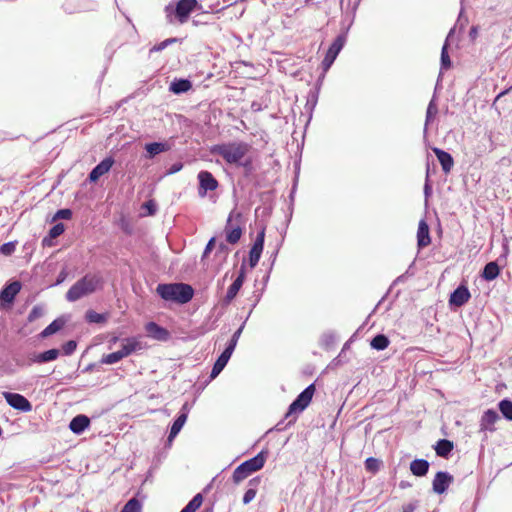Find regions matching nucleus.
<instances>
[{"label":"nucleus","mask_w":512,"mask_h":512,"mask_svg":"<svg viewBox=\"0 0 512 512\" xmlns=\"http://www.w3.org/2000/svg\"><path fill=\"white\" fill-rule=\"evenodd\" d=\"M117 340H118V338H117V337H114V338L111 340V342L115 343Z\"/></svg>","instance_id":"obj_62"},{"label":"nucleus","mask_w":512,"mask_h":512,"mask_svg":"<svg viewBox=\"0 0 512 512\" xmlns=\"http://www.w3.org/2000/svg\"><path fill=\"white\" fill-rule=\"evenodd\" d=\"M265 229L263 228L258 234L249 252V264L251 268H254L261 257V253L264 247Z\"/></svg>","instance_id":"obj_12"},{"label":"nucleus","mask_w":512,"mask_h":512,"mask_svg":"<svg viewBox=\"0 0 512 512\" xmlns=\"http://www.w3.org/2000/svg\"><path fill=\"white\" fill-rule=\"evenodd\" d=\"M143 349L142 343L136 337L125 338L122 347L119 350L123 354V358L131 355L133 352Z\"/></svg>","instance_id":"obj_20"},{"label":"nucleus","mask_w":512,"mask_h":512,"mask_svg":"<svg viewBox=\"0 0 512 512\" xmlns=\"http://www.w3.org/2000/svg\"><path fill=\"white\" fill-rule=\"evenodd\" d=\"M471 297L468 288L465 285H459L450 295L449 304L455 307H461L466 304Z\"/></svg>","instance_id":"obj_15"},{"label":"nucleus","mask_w":512,"mask_h":512,"mask_svg":"<svg viewBox=\"0 0 512 512\" xmlns=\"http://www.w3.org/2000/svg\"><path fill=\"white\" fill-rule=\"evenodd\" d=\"M189 412H190V405L186 402L181 407L179 414H184L185 418L187 419Z\"/></svg>","instance_id":"obj_53"},{"label":"nucleus","mask_w":512,"mask_h":512,"mask_svg":"<svg viewBox=\"0 0 512 512\" xmlns=\"http://www.w3.org/2000/svg\"><path fill=\"white\" fill-rule=\"evenodd\" d=\"M21 290V283L19 281H14L8 285H6L0 291V307L5 308L9 307L16 297V295Z\"/></svg>","instance_id":"obj_10"},{"label":"nucleus","mask_w":512,"mask_h":512,"mask_svg":"<svg viewBox=\"0 0 512 512\" xmlns=\"http://www.w3.org/2000/svg\"><path fill=\"white\" fill-rule=\"evenodd\" d=\"M202 502L203 497L200 493H198L188 502V504L180 512H196V510L201 506Z\"/></svg>","instance_id":"obj_37"},{"label":"nucleus","mask_w":512,"mask_h":512,"mask_svg":"<svg viewBox=\"0 0 512 512\" xmlns=\"http://www.w3.org/2000/svg\"><path fill=\"white\" fill-rule=\"evenodd\" d=\"M249 149V144L238 141L215 145L212 148V153L221 156L229 164H237L249 168L251 166V160L242 162Z\"/></svg>","instance_id":"obj_1"},{"label":"nucleus","mask_w":512,"mask_h":512,"mask_svg":"<svg viewBox=\"0 0 512 512\" xmlns=\"http://www.w3.org/2000/svg\"><path fill=\"white\" fill-rule=\"evenodd\" d=\"M231 353L224 351L220 354V356L217 358L216 362L213 365L210 377L213 379L216 376L220 374V372L224 369V367L227 365L229 359L231 358Z\"/></svg>","instance_id":"obj_23"},{"label":"nucleus","mask_w":512,"mask_h":512,"mask_svg":"<svg viewBox=\"0 0 512 512\" xmlns=\"http://www.w3.org/2000/svg\"><path fill=\"white\" fill-rule=\"evenodd\" d=\"M72 217V211L70 209H60L53 216V221L57 219H70Z\"/></svg>","instance_id":"obj_45"},{"label":"nucleus","mask_w":512,"mask_h":512,"mask_svg":"<svg viewBox=\"0 0 512 512\" xmlns=\"http://www.w3.org/2000/svg\"><path fill=\"white\" fill-rule=\"evenodd\" d=\"M243 328H244V324H242L235 332L234 334L232 335L231 339L233 341H235L236 343L238 342L240 336H241V333L243 331Z\"/></svg>","instance_id":"obj_50"},{"label":"nucleus","mask_w":512,"mask_h":512,"mask_svg":"<svg viewBox=\"0 0 512 512\" xmlns=\"http://www.w3.org/2000/svg\"><path fill=\"white\" fill-rule=\"evenodd\" d=\"M183 165L181 163H174L170 168L168 173L174 174L182 169Z\"/></svg>","instance_id":"obj_51"},{"label":"nucleus","mask_w":512,"mask_h":512,"mask_svg":"<svg viewBox=\"0 0 512 512\" xmlns=\"http://www.w3.org/2000/svg\"><path fill=\"white\" fill-rule=\"evenodd\" d=\"M192 88V83L188 79H174L169 87V90L174 94H182Z\"/></svg>","instance_id":"obj_25"},{"label":"nucleus","mask_w":512,"mask_h":512,"mask_svg":"<svg viewBox=\"0 0 512 512\" xmlns=\"http://www.w3.org/2000/svg\"><path fill=\"white\" fill-rule=\"evenodd\" d=\"M85 318L89 323L101 324V323H105L107 321L108 315L97 313L93 310H88L86 312Z\"/></svg>","instance_id":"obj_36"},{"label":"nucleus","mask_w":512,"mask_h":512,"mask_svg":"<svg viewBox=\"0 0 512 512\" xmlns=\"http://www.w3.org/2000/svg\"><path fill=\"white\" fill-rule=\"evenodd\" d=\"M16 250V242H7L0 246V253L6 256L13 254Z\"/></svg>","instance_id":"obj_44"},{"label":"nucleus","mask_w":512,"mask_h":512,"mask_svg":"<svg viewBox=\"0 0 512 512\" xmlns=\"http://www.w3.org/2000/svg\"><path fill=\"white\" fill-rule=\"evenodd\" d=\"M235 217L240 218L241 214L236 212L235 210H232L228 216L227 223L225 226L226 240L230 244H236L240 240L242 235V229L240 228V226L233 227L231 225V222Z\"/></svg>","instance_id":"obj_11"},{"label":"nucleus","mask_w":512,"mask_h":512,"mask_svg":"<svg viewBox=\"0 0 512 512\" xmlns=\"http://www.w3.org/2000/svg\"><path fill=\"white\" fill-rule=\"evenodd\" d=\"M509 91H510V89H506V90L502 91L500 94H498L497 99H499L501 96L507 94Z\"/></svg>","instance_id":"obj_58"},{"label":"nucleus","mask_w":512,"mask_h":512,"mask_svg":"<svg viewBox=\"0 0 512 512\" xmlns=\"http://www.w3.org/2000/svg\"><path fill=\"white\" fill-rule=\"evenodd\" d=\"M147 157L152 159L156 155L169 150V145L162 142H152L145 145Z\"/></svg>","instance_id":"obj_26"},{"label":"nucleus","mask_w":512,"mask_h":512,"mask_svg":"<svg viewBox=\"0 0 512 512\" xmlns=\"http://www.w3.org/2000/svg\"><path fill=\"white\" fill-rule=\"evenodd\" d=\"M65 325V321L61 318H57L55 319L53 322H51L41 333H40V337L42 338H46V337H49L53 334H55L56 332H58L59 330H61L63 328V326Z\"/></svg>","instance_id":"obj_32"},{"label":"nucleus","mask_w":512,"mask_h":512,"mask_svg":"<svg viewBox=\"0 0 512 512\" xmlns=\"http://www.w3.org/2000/svg\"><path fill=\"white\" fill-rule=\"evenodd\" d=\"M200 8L197 0H179L173 11L179 23L183 24L187 22L192 11Z\"/></svg>","instance_id":"obj_6"},{"label":"nucleus","mask_w":512,"mask_h":512,"mask_svg":"<svg viewBox=\"0 0 512 512\" xmlns=\"http://www.w3.org/2000/svg\"><path fill=\"white\" fill-rule=\"evenodd\" d=\"M44 315V308L42 306H34L28 315V321L33 322Z\"/></svg>","instance_id":"obj_43"},{"label":"nucleus","mask_w":512,"mask_h":512,"mask_svg":"<svg viewBox=\"0 0 512 512\" xmlns=\"http://www.w3.org/2000/svg\"><path fill=\"white\" fill-rule=\"evenodd\" d=\"M199 180V195L205 196L207 191H213L217 189L218 182L214 176L208 171H200L198 174Z\"/></svg>","instance_id":"obj_13"},{"label":"nucleus","mask_w":512,"mask_h":512,"mask_svg":"<svg viewBox=\"0 0 512 512\" xmlns=\"http://www.w3.org/2000/svg\"><path fill=\"white\" fill-rule=\"evenodd\" d=\"M432 150L435 153L439 163L441 164L443 171L445 173H449L454 165L452 156L440 148L435 147Z\"/></svg>","instance_id":"obj_21"},{"label":"nucleus","mask_w":512,"mask_h":512,"mask_svg":"<svg viewBox=\"0 0 512 512\" xmlns=\"http://www.w3.org/2000/svg\"><path fill=\"white\" fill-rule=\"evenodd\" d=\"M236 345H237V343L235 341H233L232 339H230V341H229L228 345L226 346L225 350L230 352L231 354H233Z\"/></svg>","instance_id":"obj_54"},{"label":"nucleus","mask_w":512,"mask_h":512,"mask_svg":"<svg viewBox=\"0 0 512 512\" xmlns=\"http://www.w3.org/2000/svg\"><path fill=\"white\" fill-rule=\"evenodd\" d=\"M214 245H215V238H214V237H212V238L208 241V243H207V245H206V247H205V249H204V252H203L202 258H205V257H206V256H207V255L212 251V249L214 248Z\"/></svg>","instance_id":"obj_48"},{"label":"nucleus","mask_w":512,"mask_h":512,"mask_svg":"<svg viewBox=\"0 0 512 512\" xmlns=\"http://www.w3.org/2000/svg\"><path fill=\"white\" fill-rule=\"evenodd\" d=\"M499 414L492 409H488L484 412L480 421V429L481 431H494V424L499 420Z\"/></svg>","instance_id":"obj_19"},{"label":"nucleus","mask_w":512,"mask_h":512,"mask_svg":"<svg viewBox=\"0 0 512 512\" xmlns=\"http://www.w3.org/2000/svg\"><path fill=\"white\" fill-rule=\"evenodd\" d=\"M370 345L378 351L384 350L389 345V339L384 334H378L371 340Z\"/></svg>","instance_id":"obj_35"},{"label":"nucleus","mask_w":512,"mask_h":512,"mask_svg":"<svg viewBox=\"0 0 512 512\" xmlns=\"http://www.w3.org/2000/svg\"><path fill=\"white\" fill-rule=\"evenodd\" d=\"M416 509V503H408L403 505L402 510L403 512H413Z\"/></svg>","instance_id":"obj_52"},{"label":"nucleus","mask_w":512,"mask_h":512,"mask_svg":"<svg viewBox=\"0 0 512 512\" xmlns=\"http://www.w3.org/2000/svg\"><path fill=\"white\" fill-rule=\"evenodd\" d=\"M76 347L77 343L74 340H69L62 346L63 353L65 355H71L76 350Z\"/></svg>","instance_id":"obj_46"},{"label":"nucleus","mask_w":512,"mask_h":512,"mask_svg":"<svg viewBox=\"0 0 512 512\" xmlns=\"http://www.w3.org/2000/svg\"><path fill=\"white\" fill-rule=\"evenodd\" d=\"M428 177H429V171L427 170L426 182L424 185V195H425L426 199L431 195V186L428 182Z\"/></svg>","instance_id":"obj_49"},{"label":"nucleus","mask_w":512,"mask_h":512,"mask_svg":"<svg viewBox=\"0 0 512 512\" xmlns=\"http://www.w3.org/2000/svg\"><path fill=\"white\" fill-rule=\"evenodd\" d=\"M437 114H438V106L436 104L435 96H433V98L429 102L427 110H426L424 135H426V133H427L428 125L434 121Z\"/></svg>","instance_id":"obj_27"},{"label":"nucleus","mask_w":512,"mask_h":512,"mask_svg":"<svg viewBox=\"0 0 512 512\" xmlns=\"http://www.w3.org/2000/svg\"><path fill=\"white\" fill-rule=\"evenodd\" d=\"M170 9H172V8H171V6H167V7H166V12H169V11H170Z\"/></svg>","instance_id":"obj_63"},{"label":"nucleus","mask_w":512,"mask_h":512,"mask_svg":"<svg viewBox=\"0 0 512 512\" xmlns=\"http://www.w3.org/2000/svg\"><path fill=\"white\" fill-rule=\"evenodd\" d=\"M500 269L496 262L492 261L485 265L482 277L487 281H492L499 275Z\"/></svg>","instance_id":"obj_33"},{"label":"nucleus","mask_w":512,"mask_h":512,"mask_svg":"<svg viewBox=\"0 0 512 512\" xmlns=\"http://www.w3.org/2000/svg\"><path fill=\"white\" fill-rule=\"evenodd\" d=\"M400 486H401L402 488H404L405 486H407V483H403V482H401Z\"/></svg>","instance_id":"obj_60"},{"label":"nucleus","mask_w":512,"mask_h":512,"mask_svg":"<svg viewBox=\"0 0 512 512\" xmlns=\"http://www.w3.org/2000/svg\"><path fill=\"white\" fill-rule=\"evenodd\" d=\"M103 279L99 274L88 273L79 279L66 293V299L75 302L84 296L94 293L102 287Z\"/></svg>","instance_id":"obj_2"},{"label":"nucleus","mask_w":512,"mask_h":512,"mask_svg":"<svg viewBox=\"0 0 512 512\" xmlns=\"http://www.w3.org/2000/svg\"><path fill=\"white\" fill-rule=\"evenodd\" d=\"M258 482H259V479L258 478H254V479L250 480L249 484L250 485H256Z\"/></svg>","instance_id":"obj_59"},{"label":"nucleus","mask_w":512,"mask_h":512,"mask_svg":"<svg viewBox=\"0 0 512 512\" xmlns=\"http://www.w3.org/2000/svg\"><path fill=\"white\" fill-rule=\"evenodd\" d=\"M453 442L447 439H440L435 445L436 454L440 457L447 458L453 450Z\"/></svg>","instance_id":"obj_29"},{"label":"nucleus","mask_w":512,"mask_h":512,"mask_svg":"<svg viewBox=\"0 0 512 512\" xmlns=\"http://www.w3.org/2000/svg\"><path fill=\"white\" fill-rule=\"evenodd\" d=\"M114 160L110 157L103 159L99 164H97L89 174V181L96 182L101 176L109 172Z\"/></svg>","instance_id":"obj_17"},{"label":"nucleus","mask_w":512,"mask_h":512,"mask_svg":"<svg viewBox=\"0 0 512 512\" xmlns=\"http://www.w3.org/2000/svg\"><path fill=\"white\" fill-rule=\"evenodd\" d=\"M65 276H66V273L65 272H61L60 275H59V278L57 280V284L61 283L64 280Z\"/></svg>","instance_id":"obj_56"},{"label":"nucleus","mask_w":512,"mask_h":512,"mask_svg":"<svg viewBox=\"0 0 512 512\" xmlns=\"http://www.w3.org/2000/svg\"><path fill=\"white\" fill-rule=\"evenodd\" d=\"M226 250H227L226 245H225V244H223V243H221V244L219 245V247H218V251H219V252H226Z\"/></svg>","instance_id":"obj_57"},{"label":"nucleus","mask_w":512,"mask_h":512,"mask_svg":"<svg viewBox=\"0 0 512 512\" xmlns=\"http://www.w3.org/2000/svg\"><path fill=\"white\" fill-rule=\"evenodd\" d=\"M345 42L346 36L344 34H340L335 38L322 61V66L324 70H328L331 67V65L337 58L338 54L344 47Z\"/></svg>","instance_id":"obj_7"},{"label":"nucleus","mask_w":512,"mask_h":512,"mask_svg":"<svg viewBox=\"0 0 512 512\" xmlns=\"http://www.w3.org/2000/svg\"><path fill=\"white\" fill-rule=\"evenodd\" d=\"M400 486H401L402 488H404L405 486H407V483H403V482H401Z\"/></svg>","instance_id":"obj_61"},{"label":"nucleus","mask_w":512,"mask_h":512,"mask_svg":"<svg viewBox=\"0 0 512 512\" xmlns=\"http://www.w3.org/2000/svg\"><path fill=\"white\" fill-rule=\"evenodd\" d=\"M499 410L502 415L512 421V401L508 399H503L499 402Z\"/></svg>","instance_id":"obj_38"},{"label":"nucleus","mask_w":512,"mask_h":512,"mask_svg":"<svg viewBox=\"0 0 512 512\" xmlns=\"http://www.w3.org/2000/svg\"><path fill=\"white\" fill-rule=\"evenodd\" d=\"M141 503L136 499H130L122 508L121 512H141Z\"/></svg>","instance_id":"obj_40"},{"label":"nucleus","mask_w":512,"mask_h":512,"mask_svg":"<svg viewBox=\"0 0 512 512\" xmlns=\"http://www.w3.org/2000/svg\"><path fill=\"white\" fill-rule=\"evenodd\" d=\"M65 230V226L63 223H57L55 224L48 233V236L44 237L42 240L43 246H52V240L60 236Z\"/></svg>","instance_id":"obj_28"},{"label":"nucleus","mask_w":512,"mask_h":512,"mask_svg":"<svg viewBox=\"0 0 512 512\" xmlns=\"http://www.w3.org/2000/svg\"><path fill=\"white\" fill-rule=\"evenodd\" d=\"M256 493L257 491L255 488H249L243 496V503L249 504L255 498Z\"/></svg>","instance_id":"obj_47"},{"label":"nucleus","mask_w":512,"mask_h":512,"mask_svg":"<svg viewBox=\"0 0 512 512\" xmlns=\"http://www.w3.org/2000/svg\"><path fill=\"white\" fill-rule=\"evenodd\" d=\"M187 419L185 418L184 414H179L177 418L174 420L169 435H168V441L172 442L173 439L179 434L181 429L183 428L184 424L186 423Z\"/></svg>","instance_id":"obj_31"},{"label":"nucleus","mask_w":512,"mask_h":512,"mask_svg":"<svg viewBox=\"0 0 512 512\" xmlns=\"http://www.w3.org/2000/svg\"><path fill=\"white\" fill-rule=\"evenodd\" d=\"M454 33V28H452L446 38V41L442 47L441 50V68L442 69H448L451 66V60L448 54V40L451 37V35Z\"/></svg>","instance_id":"obj_34"},{"label":"nucleus","mask_w":512,"mask_h":512,"mask_svg":"<svg viewBox=\"0 0 512 512\" xmlns=\"http://www.w3.org/2000/svg\"><path fill=\"white\" fill-rule=\"evenodd\" d=\"M178 39L177 38H168L162 42H160L159 44H156L154 45L151 49H150V52H160L162 50H164L166 47H168L170 44L172 43H175L177 42Z\"/></svg>","instance_id":"obj_42"},{"label":"nucleus","mask_w":512,"mask_h":512,"mask_svg":"<svg viewBox=\"0 0 512 512\" xmlns=\"http://www.w3.org/2000/svg\"><path fill=\"white\" fill-rule=\"evenodd\" d=\"M267 452L261 451L253 458L241 463L233 472V481L238 484L250 474L263 468Z\"/></svg>","instance_id":"obj_4"},{"label":"nucleus","mask_w":512,"mask_h":512,"mask_svg":"<svg viewBox=\"0 0 512 512\" xmlns=\"http://www.w3.org/2000/svg\"><path fill=\"white\" fill-rule=\"evenodd\" d=\"M315 392L314 384L307 386L298 396L297 398L290 404L288 411L285 415L286 418L293 417L289 423L294 422L296 420V416L294 414L302 412L311 402L313 394Z\"/></svg>","instance_id":"obj_5"},{"label":"nucleus","mask_w":512,"mask_h":512,"mask_svg":"<svg viewBox=\"0 0 512 512\" xmlns=\"http://www.w3.org/2000/svg\"><path fill=\"white\" fill-rule=\"evenodd\" d=\"M453 480V476L448 472H437L432 481L433 491L437 494H443L448 489Z\"/></svg>","instance_id":"obj_14"},{"label":"nucleus","mask_w":512,"mask_h":512,"mask_svg":"<svg viewBox=\"0 0 512 512\" xmlns=\"http://www.w3.org/2000/svg\"><path fill=\"white\" fill-rule=\"evenodd\" d=\"M410 470L415 476H425L429 470V462L425 459H415L410 463Z\"/></svg>","instance_id":"obj_24"},{"label":"nucleus","mask_w":512,"mask_h":512,"mask_svg":"<svg viewBox=\"0 0 512 512\" xmlns=\"http://www.w3.org/2000/svg\"><path fill=\"white\" fill-rule=\"evenodd\" d=\"M90 424V420L86 415L75 416L69 424L70 430L75 434H81Z\"/></svg>","instance_id":"obj_22"},{"label":"nucleus","mask_w":512,"mask_h":512,"mask_svg":"<svg viewBox=\"0 0 512 512\" xmlns=\"http://www.w3.org/2000/svg\"><path fill=\"white\" fill-rule=\"evenodd\" d=\"M245 276H246V269H245V265L242 264L240 267L238 276L233 281V283L229 286L227 293L222 300V304L224 306H228L232 302V300L236 297V295L238 294L239 290L241 289V287L244 283Z\"/></svg>","instance_id":"obj_9"},{"label":"nucleus","mask_w":512,"mask_h":512,"mask_svg":"<svg viewBox=\"0 0 512 512\" xmlns=\"http://www.w3.org/2000/svg\"><path fill=\"white\" fill-rule=\"evenodd\" d=\"M145 331L150 338L158 341H167L170 338V333L167 329L152 321L145 325Z\"/></svg>","instance_id":"obj_16"},{"label":"nucleus","mask_w":512,"mask_h":512,"mask_svg":"<svg viewBox=\"0 0 512 512\" xmlns=\"http://www.w3.org/2000/svg\"><path fill=\"white\" fill-rule=\"evenodd\" d=\"M431 243L429 226L425 219H421L417 230V245L419 249L427 247Z\"/></svg>","instance_id":"obj_18"},{"label":"nucleus","mask_w":512,"mask_h":512,"mask_svg":"<svg viewBox=\"0 0 512 512\" xmlns=\"http://www.w3.org/2000/svg\"><path fill=\"white\" fill-rule=\"evenodd\" d=\"M60 355L58 349H50L34 356L33 361L36 363H47L56 360Z\"/></svg>","instance_id":"obj_30"},{"label":"nucleus","mask_w":512,"mask_h":512,"mask_svg":"<svg viewBox=\"0 0 512 512\" xmlns=\"http://www.w3.org/2000/svg\"><path fill=\"white\" fill-rule=\"evenodd\" d=\"M380 465H381V462L380 460L376 459V458H373V457H369L366 459L365 461V468L367 471H370V472H377L380 468Z\"/></svg>","instance_id":"obj_41"},{"label":"nucleus","mask_w":512,"mask_h":512,"mask_svg":"<svg viewBox=\"0 0 512 512\" xmlns=\"http://www.w3.org/2000/svg\"><path fill=\"white\" fill-rule=\"evenodd\" d=\"M122 359H123V354H121L120 351L118 350L116 352L104 355L101 359V363L111 365V364H115V363L119 362Z\"/></svg>","instance_id":"obj_39"},{"label":"nucleus","mask_w":512,"mask_h":512,"mask_svg":"<svg viewBox=\"0 0 512 512\" xmlns=\"http://www.w3.org/2000/svg\"><path fill=\"white\" fill-rule=\"evenodd\" d=\"M3 397L6 402L14 409L21 412L32 411V404L27 398L19 393L3 392Z\"/></svg>","instance_id":"obj_8"},{"label":"nucleus","mask_w":512,"mask_h":512,"mask_svg":"<svg viewBox=\"0 0 512 512\" xmlns=\"http://www.w3.org/2000/svg\"><path fill=\"white\" fill-rule=\"evenodd\" d=\"M477 33H478V30H477V27L473 26L471 29H470V32H469V35L472 39H475L476 36H477Z\"/></svg>","instance_id":"obj_55"},{"label":"nucleus","mask_w":512,"mask_h":512,"mask_svg":"<svg viewBox=\"0 0 512 512\" xmlns=\"http://www.w3.org/2000/svg\"><path fill=\"white\" fill-rule=\"evenodd\" d=\"M156 292L163 300L179 304L189 302L194 295L193 288L185 283L159 284Z\"/></svg>","instance_id":"obj_3"}]
</instances>
